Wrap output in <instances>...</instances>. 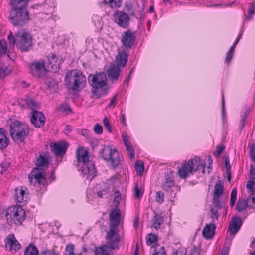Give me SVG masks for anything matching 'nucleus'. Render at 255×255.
<instances>
[{"label": "nucleus", "mask_w": 255, "mask_h": 255, "mask_svg": "<svg viewBox=\"0 0 255 255\" xmlns=\"http://www.w3.org/2000/svg\"><path fill=\"white\" fill-rule=\"evenodd\" d=\"M26 104L30 108H34L36 107V102L33 99L27 98L26 99Z\"/></svg>", "instance_id": "nucleus-52"}, {"label": "nucleus", "mask_w": 255, "mask_h": 255, "mask_svg": "<svg viewBox=\"0 0 255 255\" xmlns=\"http://www.w3.org/2000/svg\"><path fill=\"white\" fill-rule=\"evenodd\" d=\"M76 153L78 170L84 178L91 180L96 175V171L93 162L89 160L88 151L83 147H78Z\"/></svg>", "instance_id": "nucleus-2"}, {"label": "nucleus", "mask_w": 255, "mask_h": 255, "mask_svg": "<svg viewBox=\"0 0 255 255\" xmlns=\"http://www.w3.org/2000/svg\"><path fill=\"white\" fill-rule=\"evenodd\" d=\"M231 244V241L229 239L226 240L221 255H228L230 247Z\"/></svg>", "instance_id": "nucleus-41"}, {"label": "nucleus", "mask_w": 255, "mask_h": 255, "mask_svg": "<svg viewBox=\"0 0 255 255\" xmlns=\"http://www.w3.org/2000/svg\"><path fill=\"white\" fill-rule=\"evenodd\" d=\"M7 52V42L5 40L1 39L0 41V57L5 55Z\"/></svg>", "instance_id": "nucleus-38"}, {"label": "nucleus", "mask_w": 255, "mask_h": 255, "mask_svg": "<svg viewBox=\"0 0 255 255\" xmlns=\"http://www.w3.org/2000/svg\"><path fill=\"white\" fill-rule=\"evenodd\" d=\"M123 141L126 147L127 151L130 159L134 158V151L132 148L131 143V135L127 132L124 131L122 135Z\"/></svg>", "instance_id": "nucleus-23"}, {"label": "nucleus", "mask_w": 255, "mask_h": 255, "mask_svg": "<svg viewBox=\"0 0 255 255\" xmlns=\"http://www.w3.org/2000/svg\"><path fill=\"white\" fill-rule=\"evenodd\" d=\"M236 2V1H234L231 3H219L216 4H208L207 3H205L204 5L206 6L207 7H211L214 6L215 7H221V8H225L226 7H231L234 3Z\"/></svg>", "instance_id": "nucleus-44"}, {"label": "nucleus", "mask_w": 255, "mask_h": 255, "mask_svg": "<svg viewBox=\"0 0 255 255\" xmlns=\"http://www.w3.org/2000/svg\"><path fill=\"white\" fill-rule=\"evenodd\" d=\"M236 45L234 44L231 47L229 50L227 52L226 57L225 60V63L227 65H229L234 54V50Z\"/></svg>", "instance_id": "nucleus-37"}, {"label": "nucleus", "mask_w": 255, "mask_h": 255, "mask_svg": "<svg viewBox=\"0 0 255 255\" xmlns=\"http://www.w3.org/2000/svg\"><path fill=\"white\" fill-rule=\"evenodd\" d=\"M9 143V140L6 131L4 128H0V149L6 148Z\"/></svg>", "instance_id": "nucleus-27"}, {"label": "nucleus", "mask_w": 255, "mask_h": 255, "mask_svg": "<svg viewBox=\"0 0 255 255\" xmlns=\"http://www.w3.org/2000/svg\"><path fill=\"white\" fill-rule=\"evenodd\" d=\"M246 187L251 195H253L255 193V183L254 181H248Z\"/></svg>", "instance_id": "nucleus-43"}, {"label": "nucleus", "mask_w": 255, "mask_h": 255, "mask_svg": "<svg viewBox=\"0 0 255 255\" xmlns=\"http://www.w3.org/2000/svg\"><path fill=\"white\" fill-rule=\"evenodd\" d=\"M128 54L124 51H120L116 58L117 64L122 67H124L128 61Z\"/></svg>", "instance_id": "nucleus-28"}, {"label": "nucleus", "mask_w": 255, "mask_h": 255, "mask_svg": "<svg viewBox=\"0 0 255 255\" xmlns=\"http://www.w3.org/2000/svg\"><path fill=\"white\" fill-rule=\"evenodd\" d=\"M164 193L162 191L157 192L156 196V201L159 203H162L164 201Z\"/></svg>", "instance_id": "nucleus-51"}, {"label": "nucleus", "mask_w": 255, "mask_h": 255, "mask_svg": "<svg viewBox=\"0 0 255 255\" xmlns=\"http://www.w3.org/2000/svg\"><path fill=\"white\" fill-rule=\"evenodd\" d=\"M88 80L92 87V94L96 98H98L106 93L108 85L107 83L106 74L104 72L90 74Z\"/></svg>", "instance_id": "nucleus-6"}, {"label": "nucleus", "mask_w": 255, "mask_h": 255, "mask_svg": "<svg viewBox=\"0 0 255 255\" xmlns=\"http://www.w3.org/2000/svg\"><path fill=\"white\" fill-rule=\"evenodd\" d=\"M44 8L47 9V10L45 13L47 14L51 13L55 6V2L54 0H45L44 4Z\"/></svg>", "instance_id": "nucleus-31"}, {"label": "nucleus", "mask_w": 255, "mask_h": 255, "mask_svg": "<svg viewBox=\"0 0 255 255\" xmlns=\"http://www.w3.org/2000/svg\"><path fill=\"white\" fill-rule=\"evenodd\" d=\"M246 201L249 207L255 208V197L250 195Z\"/></svg>", "instance_id": "nucleus-47"}, {"label": "nucleus", "mask_w": 255, "mask_h": 255, "mask_svg": "<svg viewBox=\"0 0 255 255\" xmlns=\"http://www.w3.org/2000/svg\"><path fill=\"white\" fill-rule=\"evenodd\" d=\"M134 168L140 176L143 175L144 170V164L142 160H138L134 164Z\"/></svg>", "instance_id": "nucleus-36"}, {"label": "nucleus", "mask_w": 255, "mask_h": 255, "mask_svg": "<svg viewBox=\"0 0 255 255\" xmlns=\"http://www.w3.org/2000/svg\"><path fill=\"white\" fill-rule=\"evenodd\" d=\"M121 201V194L119 191H116L115 193L114 199L113 200V203H114V205L117 207L119 205Z\"/></svg>", "instance_id": "nucleus-50"}, {"label": "nucleus", "mask_w": 255, "mask_h": 255, "mask_svg": "<svg viewBox=\"0 0 255 255\" xmlns=\"http://www.w3.org/2000/svg\"><path fill=\"white\" fill-rule=\"evenodd\" d=\"M121 72V69L118 65H111L107 70L108 77L113 81L118 79Z\"/></svg>", "instance_id": "nucleus-25"}, {"label": "nucleus", "mask_w": 255, "mask_h": 255, "mask_svg": "<svg viewBox=\"0 0 255 255\" xmlns=\"http://www.w3.org/2000/svg\"><path fill=\"white\" fill-rule=\"evenodd\" d=\"M68 144L63 141L55 142L51 144L52 151L57 156H62L66 152Z\"/></svg>", "instance_id": "nucleus-21"}, {"label": "nucleus", "mask_w": 255, "mask_h": 255, "mask_svg": "<svg viewBox=\"0 0 255 255\" xmlns=\"http://www.w3.org/2000/svg\"><path fill=\"white\" fill-rule=\"evenodd\" d=\"M211 211L212 221L210 223L206 224L202 231L203 236L207 240H210L213 238L216 228L215 222L218 220L219 217L217 210L212 208Z\"/></svg>", "instance_id": "nucleus-12"}, {"label": "nucleus", "mask_w": 255, "mask_h": 255, "mask_svg": "<svg viewBox=\"0 0 255 255\" xmlns=\"http://www.w3.org/2000/svg\"><path fill=\"white\" fill-rule=\"evenodd\" d=\"M250 177L251 178L255 180V167L251 165L250 167Z\"/></svg>", "instance_id": "nucleus-60"}, {"label": "nucleus", "mask_w": 255, "mask_h": 255, "mask_svg": "<svg viewBox=\"0 0 255 255\" xmlns=\"http://www.w3.org/2000/svg\"><path fill=\"white\" fill-rule=\"evenodd\" d=\"M134 197L135 199H139L141 198L143 194V191L141 188H139L138 183H136L134 187Z\"/></svg>", "instance_id": "nucleus-40"}, {"label": "nucleus", "mask_w": 255, "mask_h": 255, "mask_svg": "<svg viewBox=\"0 0 255 255\" xmlns=\"http://www.w3.org/2000/svg\"><path fill=\"white\" fill-rule=\"evenodd\" d=\"M15 200L16 202L25 205L29 200L28 189L24 186H20L15 189Z\"/></svg>", "instance_id": "nucleus-15"}, {"label": "nucleus", "mask_w": 255, "mask_h": 255, "mask_svg": "<svg viewBox=\"0 0 255 255\" xmlns=\"http://www.w3.org/2000/svg\"><path fill=\"white\" fill-rule=\"evenodd\" d=\"M136 39V37L134 32L130 30H128L123 33L121 42L122 45L127 48H131L133 45Z\"/></svg>", "instance_id": "nucleus-18"}, {"label": "nucleus", "mask_w": 255, "mask_h": 255, "mask_svg": "<svg viewBox=\"0 0 255 255\" xmlns=\"http://www.w3.org/2000/svg\"><path fill=\"white\" fill-rule=\"evenodd\" d=\"M7 222L10 226L21 225L26 218V213L22 206L15 205L9 207L6 212Z\"/></svg>", "instance_id": "nucleus-10"}, {"label": "nucleus", "mask_w": 255, "mask_h": 255, "mask_svg": "<svg viewBox=\"0 0 255 255\" xmlns=\"http://www.w3.org/2000/svg\"><path fill=\"white\" fill-rule=\"evenodd\" d=\"M139 217H138V216H136L134 219V223H133L134 228L135 229H137L139 226Z\"/></svg>", "instance_id": "nucleus-62"}, {"label": "nucleus", "mask_w": 255, "mask_h": 255, "mask_svg": "<svg viewBox=\"0 0 255 255\" xmlns=\"http://www.w3.org/2000/svg\"><path fill=\"white\" fill-rule=\"evenodd\" d=\"M1 64V63H0ZM12 72V70L8 68V66L4 64H0V75L2 77L5 79Z\"/></svg>", "instance_id": "nucleus-34"}, {"label": "nucleus", "mask_w": 255, "mask_h": 255, "mask_svg": "<svg viewBox=\"0 0 255 255\" xmlns=\"http://www.w3.org/2000/svg\"><path fill=\"white\" fill-rule=\"evenodd\" d=\"M101 17L98 15H94L92 17V21L96 25L100 26Z\"/></svg>", "instance_id": "nucleus-58"}, {"label": "nucleus", "mask_w": 255, "mask_h": 255, "mask_svg": "<svg viewBox=\"0 0 255 255\" xmlns=\"http://www.w3.org/2000/svg\"><path fill=\"white\" fill-rule=\"evenodd\" d=\"M223 193V184L220 181H218L215 185L213 195V208L215 209V208H216V210L220 209L222 207V202L220 200V197L222 195Z\"/></svg>", "instance_id": "nucleus-17"}, {"label": "nucleus", "mask_w": 255, "mask_h": 255, "mask_svg": "<svg viewBox=\"0 0 255 255\" xmlns=\"http://www.w3.org/2000/svg\"><path fill=\"white\" fill-rule=\"evenodd\" d=\"M65 82L68 89L79 92L85 87L86 78L80 70L73 69L66 74Z\"/></svg>", "instance_id": "nucleus-7"}, {"label": "nucleus", "mask_w": 255, "mask_h": 255, "mask_svg": "<svg viewBox=\"0 0 255 255\" xmlns=\"http://www.w3.org/2000/svg\"><path fill=\"white\" fill-rule=\"evenodd\" d=\"M46 118L41 112L33 110L31 112V122L35 127L40 128L44 126Z\"/></svg>", "instance_id": "nucleus-19"}, {"label": "nucleus", "mask_w": 255, "mask_h": 255, "mask_svg": "<svg viewBox=\"0 0 255 255\" xmlns=\"http://www.w3.org/2000/svg\"><path fill=\"white\" fill-rule=\"evenodd\" d=\"M121 121L123 124L124 125L126 126V115L125 113H122L121 116L120 118Z\"/></svg>", "instance_id": "nucleus-63"}, {"label": "nucleus", "mask_w": 255, "mask_h": 255, "mask_svg": "<svg viewBox=\"0 0 255 255\" xmlns=\"http://www.w3.org/2000/svg\"><path fill=\"white\" fill-rule=\"evenodd\" d=\"M107 239V245H104L99 247H97L95 250V255H113L112 250L115 249H118L119 247V243L114 247L108 243V239Z\"/></svg>", "instance_id": "nucleus-22"}, {"label": "nucleus", "mask_w": 255, "mask_h": 255, "mask_svg": "<svg viewBox=\"0 0 255 255\" xmlns=\"http://www.w3.org/2000/svg\"><path fill=\"white\" fill-rule=\"evenodd\" d=\"M212 159L210 156L206 157L203 161H202L200 158L198 156H195L193 159L189 160L185 162L178 168V174L180 177L182 178H187L190 174L198 170H201L203 173L206 171L205 170L206 164H208L207 172H210L212 169L211 165L212 164Z\"/></svg>", "instance_id": "nucleus-1"}, {"label": "nucleus", "mask_w": 255, "mask_h": 255, "mask_svg": "<svg viewBox=\"0 0 255 255\" xmlns=\"http://www.w3.org/2000/svg\"><path fill=\"white\" fill-rule=\"evenodd\" d=\"M29 68L31 73L33 76L38 77L45 76L46 72L48 71L44 61L34 62L30 64Z\"/></svg>", "instance_id": "nucleus-14"}, {"label": "nucleus", "mask_w": 255, "mask_h": 255, "mask_svg": "<svg viewBox=\"0 0 255 255\" xmlns=\"http://www.w3.org/2000/svg\"><path fill=\"white\" fill-rule=\"evenodd\" d=\"M237 194V189L236 188H234L232 189L231 193V198H230V204L231 207H233L235 204L236 201Z\"/></svg>", "instance_id": "nucleus-45"}, {"label": "nucleus", "mask_w": 255, "mask_h": 255, "mask_svg": "<svg viewBox=\"0 0 255 255\" xmlns=\"http://www.w3.org/2000/svg\"><path fill=\"white\" fill-rule=\"evenodd\" d=\"M244 111H243V113H244V115L243 117V118H242V126H244L246 118H247L250 111H251V108L248 106H245L244 107Z\"/></svg>", "instance_id": "nucleus-48"}, {"label": "nucleus", "mask_w": 255, "mask_h": 255, "mask_svg": "<svg viewBox=\"0 0 255 255\" xmlns=\"http://www.w3.org/2000/svg\"><path fill=\"white\" fill-rule=\"evenodd\" d=\"M151 253L152 255H166V253L164 247L159 244L153 246L151 248Z\"/></svg>", "instance_id": "nucleus-30"}, {"label": "nucleus", "mask_w": 255, "mask_h": 255, "mask_svg": "<svg viewBox=\"0 0 255 255\" xmlns=\"http://www.w3.org/2000/svg\"><path fill=\"white\" fill-rule=\"evenodd\" d=\"M74 246L73 245L70 244H68L66 247L65 253V254H70L72 253H75L74 252Z\"/></svg>", "instance_id": "nucleus-54"}, {"label": "nucleus", "mask_w": 255, "mask_h": 255, "mask_svg": "<svg viewBox=\"0 0 255 255\" xmlns=\"http://www.w3.org/2000/svg\"><path fill=\"white\" fill-rule=\"evenodd\" d=\"M5 247L12 253H14L20 249L21 246L13 234L9 235L5 240Z\"/></svg>", "instance_id": "nucleus-20"}, {"label": "nucleus", "mask_w": 255, "mask_h": 255, "mask_svg": "<svg viewBox=\"0 0 255 255\" xmlns=\"http://www.w3.org/2000/svg\"><path fill=\"white\" fill-rule=\"evenodd\" d=\"M29 127L17 120L11 122L9 125V133L12 140L17 143L23 142L29 134Z\"/></svg>", "instance_id": "nucleus-9"}, {"label": "nucleus", "mask_w": 255, "mask_h": 255, "mask_svg": "<svg viewBox=\"0 0 255 255\" xmlns=\"http://www.w3.org/2000/svg\"><path fill=\"white\" fill-rule=\"evenodd\" d=\"M58 110L59 111L65 112L66 113H69L71 109L70 108L69 106L67 104H61L58 108Z\"/></svg>", "instance_id": "nucleus-49"}, {"label": "nucleus", "mask_w": 255, "mask_h": 255, "mask_svg": "<svg viewBox=\"0 0 255 255\" xmlns=\"http://www.w3.org/2000/svg\"><path fill=\"white\" fill-rule=\"evenodd\" d=\"M121 214L119 209L113 210L110 214V230L108 232L107 238L108 243L114 247L119 243L120 236L116 231L120 222Z\"/></svg>", "instance_id": "nucleus-8"}, {"label": "nucleus", "mask_w": 255, "mask_h": 255, "mask_svg": "<svg viewBox=\"0 0 255 255\" xmlns=\"http://www.w3.org/2000/svg\"><path fill=\"white\" fill-rule=\"evenodd\" d=\"M225 101H224V95L222 96V115L223 119H224L225 117Z\"/></svg>", "instance_id": "nucleus-61"}, {"label": "nucleus", "mask_w": 255, "mask_h": 255, "mask_svg": "<svg viewBox=\"0 0 255 255\" xmlns=\"http://www.w3.org/2000/svg\"><path fill=\"white\" fill-rule=\"evenodd\" d=\"M39 255H59V254L53 249H45L41 251Z\"/></svg>", "instance_id": "nucleus-46"}, {"label": "nucleus", "mask_w": 255, "mask_h": 255, "mask_svg": "<svg viewBox=\"0 0 255 255\" xmlns=\"http://www.w3.org/2000/svg\"><path fill=\"white\" fill-rule=\"evenodd\" d=\"M50 161V157L48 153L40 154L37 158L36 164L38 167L34 168L28 176L30 184L37 187L41 185H44L45 177L43 167L48 165Z\"/></svg>", "instance_id": "nucleus-4"}, {"label": "nucleus", "mask_w": 255, "mask_h": 255, "mask_svg": "<svg viewBox=\"0 0 255 255\" xmlns=\"http://www.w3.org/2000/svg\"><path fill=\"white\" fill-rule=\"evenodd\" d=\"M43 61L48 71L56 72L60 68L62 58L54 54H51Z\"/></svg>", "instance_id": "nucleus-13"}, {"label": "nucleus", "mask_w": 255, "mask_h": 255, "mask_svg": "<svg viewBox=\"0 0 255 255\" xmlns=\"http://www.w3.org/2000/svg\"><path fill=\"white\" fill-rule=\"evenodd\" d=\"M164 221L163 216L161 214L155 213L152 220L151 227L156 230H158Z\"/></svg>", "instance_id": "nucleus-29"}, {"label": "nucleus", "mask_w": 255, "mask_h": 255, "mask_svg": "<svg viewBox=\"0 0 255 255\" xmlns=\"http://www.w3.org/2000/svg\"><path fill=\"white\" fill-rule=\"evenodd\" d=\"M10 164L8 162H2L1 164L2 170L1 173L2 174H4V172L7 171L9 167Z\"/></svg>", "instance_id": "nucleus-55"}, {"label": "nucleus", "mask_w": 255, "mask_h": 255, "mask_svg": "<svg viewBox=\"0 0 255 255\" xmlns=\"http://www.w3.org/2000/svg\"><path fill=\"white\" fill-rule=\"evenodd\" d=\"M174 172L171 170L167 171L165 175V180L162 184L163 188L169 190L174 184Z\"/></svg>", "instance_id": "nucleus-24"}, {"label": "nucleus", "mask_w": 255, "mask_h": 255, "mask_svg": "<svg viewBox=\"0 0 255 255\" xmlns=\"http://www.w3.org/2000/svg\"><path fill=\"white\" fill-rule=\"evenodd\" d=\"M10 48L14 49L16 46L18 49L22 51H27L32 47V38L31 34L24 29L18 30L15 34V37L12 32L10 31L7 37Z\"/></svg>", "instance_id": "nucleus-5"}, {"label": "nucleus", "mask_w": 255, "mask_h": 255, "mask_svg": "<svg viewBox=\"0 0 255 255\" xmlns=\"http://www.w3.org/2000/svg\"><path fill=\"white\" fill-rule=\"evenodd\" d=\"M115 22L120 26L126 28L129 23L130 17L128 14L125 12L117 10L114 14Z\"/></svg>", "instance_id": "nucleus-16"}, {"label": "nucleus", "mask_w": 255, "mask_h": 255, "mask_svg": "<svg viewBox=\"0 0 255 255\" xmlns=\"http://www.w3.org/2000/svg\"><path fill=\"white\" fill-rule=\"evenodd\" d=\"M28 2V0H10V3L13 8L9 19L14 25L23 26L28 22L29 16L26 8Z\"/></svg>", "instance_id": "nucleus-3"}, {"label": "nucleus", "mask_w": 255, "mask_h": 255, "mask_svg": "<svg viewBox=\"0 0 255 255\" xmlns=\"http://www.w3.org/2000/svg\"><path fill=\"white\" fill-rule=\"evenodd\" d=\"M117 100V95H115L113 98L111 100L109 104V107L114 108L116 104Z\"/></svg>", "instance_id": "nucleus-59"}, {"label": "nucleus", "mask_w": 255, "mask_h": 255, "mask_svg": "<svg viewBox=\"0 0 255 255\" xmlns=\"http://www.w3.org/2000/svg\"><path fill=\"white\" fill-rule=\"evenodd\" d=\"M103 124L104 126L107 128L108 131L111 132L112 131L111 126L109 124V120L107 117H105L103 119Z\"/></svg>", "instance_id": "nucleus-56"}, {"label": "nucleus", "mask_w": 255, "mask_h": 255, "mask_svg": "<svg viewBox=\"0 0 255 255\" xmlns=\"http://www.w3.org/2000/svg\"><path fill=\"white\" fill-rule=\"evenodd\" d=\"M105 4L112 8L120 7L122 3V0H104Z\"/></svg>", "instance_id": "nucleus-35"}, {"label": "nucleus", "mask_w": 255, "mask_h": 255, "mask_svg": "<svg viewBox=\"0 0 255 255\" xmlns=\"http://www.w3.org/2000/svg\"><path fill=\"white\" fill-rule=\"evenodd\" d=\"M248 207L245 200H239L236 206V210L238 212H241L245 210Z\"/></svg>", "instance_id": "nucleus-39"}, {"label": "nucleus", "mask_w": 255, "mask_h": 255, "mask_svg": "<svg viewBox=\"0 0 255 255\" xmlns=\"http://www.w3.org/2000/svg\"><path fill=\"white\" fill-rule=\"evenodd\" d=\"M241 226V219L238 217H233L232 221L229 226L228 231L232 235L234 236L239 230Z\"/></svg>", "instance_id": "nucleus-26"}, {"label": "nucleus", "mask_w": 255, "mask_h": 255, "mask_svg": "<svg viewBox=\"0 0 255 255\" xmlns=\"http://www.w3.org/2000/svg\"><path fill=\"white\" fill-rule=\"evenodd\" d=\"M250 155L253 161L255 162V146L252 145L250 149Z\"/></svg>", "instance_id": "nucleus-57"}, {"label": "nucleus", "mask_w": 255, "mask_h": 255, "mask_svg": "<svg viewBox=\"0 0 255 255\" xmlns=\"http://www.w3.org/2000/svg\"><path fill=\"white\" fill-rule=\"evenodd\" d=\"M157 236L155 234H148L146 238V243L148 245H150L157 241Z\"/></svg>", "instance_id": "nucleus-42"}, {"label": "nucleus", "mask_w": 255, "mask_h": 255, "mask_svg": "<svg viewBox=\"0 0 255 255\" xmlns=\"http://www.w3.org/2000/svg\"><path fill=\"white\" fill-rule=\"evenodd\" d=\"M24 255H39V254L37 248L34 245L30 244L25 248Z\"/></svg>", "instance_id": "nucleus-32"}, {"label": "nucleus", "mask_w": 255, "mask_h": 255, "mask_svg": "<svg viewBox=\"0 0 255 255\" xmlns=\"http://www.w3.org/2000/svg\"><path fill=\"white\" fill-rule=\"evenodd\" d=\"M224 148H225L224 147H217V148L216 150V152H215L216 155H219L222 153V152L224 150Z\"/></svg>", "instance_id": "nucleus-64"}, {"label": "nucleus", "mask_w": 255, "mask_h": 255, "mask_svg": "<svg viewBox=\"0 0 255 255\" xmlns=\"http://www.w3.org/2000/svg\"><path fill=\"white\" fill-rule=\"evenodd\" d=\"M94 131L97 134H101L103 132V128L99 124H96L94 127Z\"/></svg>", "instance_id": "nucleus-53"}, {"label": "nucleus", "mask_w": 255, "mask_h": 255, "mask_svg": "<svg viewBox=\"0 0 255 255\" xmlns=\"http://www.w3.org/2000/svg\"><path fill=\"white\" fill-rule=\"evenodd\" d=\"M255 13V1H253L252 3H250L248 9V14L246 16L247 20H251L254 18V16Z\"/></svg>", "instance_id": "nucleus-33"}, {"label": "nucleus", "mask_w": 255, "mask_h": 255, "mask_svg": "<svg viewBox=\"0 0 255 255\" xmlns=\"http://www.w3.org/2000/svg\"><path fill=\"white\" fill-rule=\"evenodd\" d=\"M104 160L106 161L113 168L118 166L120 163V157L117 150L111 146H104L100 151Z\"/></svg>", "instance_id": "nucleus-11"}]
</instances>
